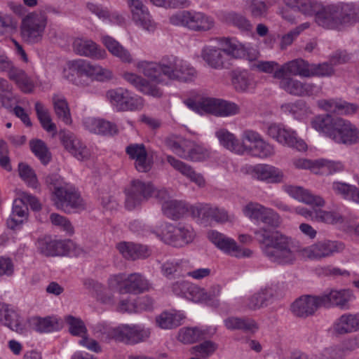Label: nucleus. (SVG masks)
<instances>
[{
    "label": "nucleus",
    "instance_id": "nucleus-1",
    "mask_svg": "<svg viewBox=\"0 0 359 359\" xmlns=\"http://www.w3.org/2000/svg\"><path fill=\"white\" fill-rule=\"evenodd\" d=\"M268 259L279 264H292L296 256L290 249V238L278 231L261 229L255 232Z\"/></svg>",
    "mask_w": 359,
    "mask_h": 359
},
{
    "label": "nucleus",
    "instance_id": "nucleus-2",
    "mask_svg": "<svg viewBox=\"0 0 359 359\" xmlns=\"http://www.w3.org/2000/svg\"><path fill=\"white\" fill-rule=\"evenodd\" d=\"M62 77L72 83L83 85L81 77L86 76L91 80L105 82L113 78L111 70L100 65H94L83 59L67 61L62 69Z\"/></svg>",
    "mask_w": 359,
    "mask_h": 359
},
{
    "label": "nucleus",
    "instance_id": "nucleus-3",
    "mask_svg": "<svg viewBox=\"0 0 359 359\" xmlns=\"http://www.w3.org/2000/svg\"><path fill=\"white\" fill-rule=\"evenodd\" d=\"M126 207L132 210L151 197L165 199L168 191L164 188L157 189L149 182L134 180L126 189Z\"/></svg>",
    "mask_w": 359,
    "mask_h": 359
},
{
    "label": "nucleus",
    "instance_id": "nucleus-4",
    "mask_svg": "<svg viewBox=\"0 0 359 359\" xmlns=\"http://www.w3.org/2000/svg\"><path fill=\"white\" fill-rule=\"evenodd\" d=\"M154 233L163 243L177 248L184 247L194 242L196 233L193 226L188 224L179 223L174 225L161 224Z\"/></svg>",
    "mask_w": 359,
    "mask_h": 359
},
{
    "label": "nucleus",
    "instance_id": "nucleus-5",
    "mask_svg": "<svg viewBox=\"0 0 359 359\" xmlns=\"http://www.w3.org/2000/svg\"><path fill=\"white\" fill-rule=\"evenodd\" d=\"M53 186L52 200L57 209L71 212L84 208L83 199L72 184L57 179Z\"/></svg>",
    "mask_w": 359,
    "mask_h": 359
},
{
    "label": "nucleus",
    "instance_id": "nucleus-6",
    "mask_svg": "<svg viewBox=\"0 0 359 359\" xmlns=\"http://www.w3.org/2000/svg\"><path fill=\"white\" fill-rule=\"evenodd\" d=\"M48 22V17L43 11H34L22 20L20 33L22 39L29 43L40 42Z\"/></svg>",
    "mask_w": 359,
    "mask_h": 359
},
{
    "label": "nucleus",
    "instance_id": "nucleus-7",
    "mask_svg": "<svg viewBox=\"0 0 359 359\" xmlns=\"http://www.w3.org/2000/svg\"><path fill=\"white\" fill-rule=\"evenodd\" d=\"M190 212L197 222L205 226L217 224L233 223L235 217L224 209L209 203H200L190 207Z\"/></svg>",
    "mask_w": 359,
    "mask_h": 359
},
{
    "label": "nucleus",
    "instance_id": "nucleus-8",
    "mask_svg": "<svg viewBox=\"0 0 359 359\" xmlns=\"http://www.w3.org/2000/svg\"><path fill=\"white\" fill-rule=\"evenodd\" d=\"M111 106L118 111H140L144 106V100L128 89L118 88L107 93Z\"/></svg>",
    "mask_w": 359,
    "mask_h": 359
},
{
    "label": "nucleus",
    "instance_id": "nucleus-9",
    "mask_svg": "<svg viewBox=\"0 0 359 359\" xmlns=\"http://www.w3.org/2000/svg\"><path fill=\"white\" fill-rule=\"evenodd\" d=\"M165 76L170 81L191 83L197 77V71L189 62L177 57H168Z\"/></svg>",
    "mask_w": 359,
    "mask_h": 359
},
{
    "label": "nucleus",
    "instance_id": "nucleus-10",
    "mask_svg": "<svg viewBox=\"0 0 359 359\" xmlns=\"http://www.w3.org/2000/svg\"><path fill=\"white\" fill-rule=\"evenodd\" d=\"M344 248L345 245L341 241L324 240L299 249L298 253L304 258L320 260L340 253Z\"/></svg>",
    "mask_w": 359,
    "mask_h": 359
},
{
    "label": "nucleus",
    "instance_id": "nucleus-11",
    "mask_svg": "<svg viewBox=\"0 0 359 359\" xmlns=\"http://www.w3.org/2000/svg\"><path fill=\"white\" fill-rule=\"evenodd\" d=\"M267 134L282 145L295 148L299 151H305L307 149L306 142L298 137L296 131L282 124H271L268 127Z\"/></svg>",
    "mask_w": 359,
    "mask_h": 359
},
{
    "label": "nucleus",
    "instance_id": "nucleus-12",
    "mask_svg": "<svg viewBox=\"0 0 359 359\" xmlns=\"http://www.w3.org/2000/svg\"><path fill=\"white\" fill-rule=\"evenodd\" d=\"M207 236L211 243L225 254L238 258L249 257L252 255L251 250L241 248L238 245L234 239L216 230L209 231L207 233Z\"/></svg>",
    "mask_w": 359,
    "mask_h": 359
},
{
    "label": "nucleus",
    "instance_id": "nucleus-13",
    "mask_svg": "<svg viewBox=\"0 0 359 359\" xmlns=\"http://www.w3.org/2000/svg\"><path fill=\"white\" fill-rule=\"evenodd\" d=\"M330 138L339 144H353L359 142V130L350 121L335 118Z\"/></svg>",
    "mask_w": 359,
    "mask_h": 359
},
{
    "label": "nucleus",
    "instance_id": "nucleus-14",
    "mask_svg": "<svg viewBox=\"0 0 359 359\" xmlns=\"http://www.w3.org/2000/svg\"><path fill=\"white\" fill-rule=\"evenodd\" d=\"M150 330L140 324L121 325L113 330V337L127 344H136L149 337Z\"/></svg>",
    "mask_w": 359,
    "mask_h": 359
},
{
    "label": "nucleus",
    "instance_id": "nucleus-15",
    "mask_svg": "<svg viewBox=\"0 0 359 359\" xmlns=\"http://www.w3.org/2000/svg\"><path fill=\"white\" fill-rule=\"evenodd\" d=\"M0 324L19 334L27 331L26 322L20 312L15 306L2 302L0 303Z\"/></svg>",
    "mask_w": 359,
    "mask_h": 359
},
{
    "label": "nucleus",
    "instance_id": "nucleus-16",
    "mask_svg": "<svg viewBox=\"0 0 359 359\" xmlns=\"http://www.w3.org/2000/svg\"><path fill=\"white\" fill-rule=\"evenodd\" d=\"M128 4L132 20L137 27L147 32L155 30L156 25L148 8L140 0H128Z\"/></svg>",
    "mask_w": 359,
    "mask_h": 359
},
{
    "label": "nucleus",
    "instance_id": "nucleus-17",
    "mask_svg": "<svg viewBox=\"0 0 359 359\" xmlns=\"http://www.w3.org/2000/svg\"><path fill=\"white\" fill-rule=\"evenodd\" d=\"M322 305L327 307L349 309V303L355 299L353 292L350 289H331L321 296Z\"/></svg>",
    "mask_w": 359,
    "mask_h": 359
},
{
    "label": "nucleus",
    "instance_id": "nucleus-18",
    "mask_svg": "<svg viewBox=\"0 0 359 359\" xmlns=\"http://www.w3.org/2000/svg\"><path fill=\"white\" fill-rule=\"evenodd\" d=\"M313 15L318 25L328 29H341L337 4L324 6L320 2V7Z\"/></svg>",
    "mask_w": 359,
    "mask_h": 359
},
{
    "label": "nucleus",
    "instance_id": "nucleus-19",
    "mask_svg": "<svg viewBox=\"0 0 359 359\" xmlns=\"http://www.w3.org/2000/svg\"><path fill=\"white\" fill-rule=\"evenodd\" d=\"M121 76L126 82L144 95L156 98L161 97L163 95V90L159 86L151 83L141 75L126 71L122 73Z\"/></svg>",
    "mask_w": 359,
    "mask_h": 359
},
{
    "label": "nucleus",
    "instance_id": "nucleus-20",
    "mask_svg": "<svg viewBox=\"0 0 359 359\" xmlns=\"http://www.w3.org/2000/svg\"><path fill=\"white\" fill-rule=\"evenodd\" d=\"M39 251L46 256H71L74 253V243L70 240L57 241L41 239L37 242Z\"/></svg>",
    "mask_w": 359,
    "mask_h": 359
},
{
    "label": "nucleus",
    "instance_id": "nucleus-21",
    "mask_svg": "<svg viewBox=\"0 0 359 359\" xmlns=\"http://www.w3.org/2000/svg\"><path fill=\"white\" fill-rule=\"evenodd\" d=\"M279 86L287 93L296 96L317 95L320 88L310 83H302L290 76H283L279 79Z\"/></svg>",
    "mask_w": 359,
    "mask_h": 359
},
{
    "label": "nucleus",
    "instance_id": "nucleus-22",
    "mask_svg": "<svg viewBox=\"0 0 359 359\" xmlns=\"http://www.w3.org/2000/svg\"><path fill=\"white\" fill-rule=\"evenodd\" d=\"M74 51L79 55L94 60H104L107 57L106 50L91 39L76 38L72 44Z\"/></svg>",
    "mask_w": 359,
    "mask_h": 359
},
{
    "label": "nucleus",
    "instance_id": "nucleus-23",
    "mask_svg": "<svg viewBox=\"0 0 359 359\" xmlns=\"http://www.w3.org/2000/svg\"><path fill=\"white\" fill-rule=\"evenodd\" d=\"M167 57H163L159 62L140 60L135 64L136 68L147 78L149 81L158 86L163 82L162 76H165L166 69L164 65H167Z\"/></svg>",
    "mask_w": 359,
    "mask_h": 359
},
{
    "label": "nucleus",
    "instance_id": "nucleus-24",
    "mask_svg": "<svg viewBox=\"0 0 359 359\" xmlns=\"http://www.w3.org/2000/svg\"><path fill=\"white\" fill-rule=\"evenodd\" d=\"M126 152L134 161L135 167L139 172H146L151 169L152 161L143 144H130L126 147Z\"/></svg>",
    "mask_w": 359,
    "mask_h": 359
},
{
    "label": "nucleus",
    "instance_id": "nucleus-25",
    "mask_svg": "<svg viewBox=\"0 0 359 359\" xmlns=\"http://www.w3.org/2000/svg\"><path fill=\"white\" fill-rule=\"evenodd\" d=\"M60 140L65 148L78 160L83 161L90 156L86 147L71 132L61 131Z\"/></svg>",
    "mask_w": 359,
    "mask_h": 359
},
{
    "label": "nucleus",
    "instance_id": "nucleus-26",
    "mask_svg": "<svg viewBox=\"0 0 359 359\" xmlns=\"http://www.w3.org/2000/svg\"><path fill=\"white\" fill-rule=\"evenodd\" d=\"M252 177L262 182L276 184L283 182L284 174L277 167L266 163L257 164L252 170Z\"/></svg>",
    "mask_w": 359,
    "mask_h": 359
},
{
    "label": "nucleus",
    "instance_id": "nucleus-27",
    "mask_svg": "<svg viewBox=\"0 0 359 359\" xmlns=\"http://www.w3.org/2000/svg\"><path fill=\"white\" fill-rule=\"evenodd\" d=\"M321 304V297L311 295L302 296L291 305L292 313L299 317L312 315Z\"/></svg>",
    "mask_w": 359,
    "mask_h": 359
},
{
    "label": "nucleus",
    "instance_id": "nucleus-28",
    "mask_svg": "<svg viewBox=\"0 0 359 359\" xmlns=\"http://www.w3.org/2000/svg\"><path fill=\"white\" fill-rule=\"evenodd\" d=\"M165 158L167 162L176 171L179 172L183 176L186 177L191 182L195 183L198 187H205V178L201 173L196 172L191 165L175 158L171 155H167Z\"/></svg>",
    "mask_w": 359,
    "mask_h": 359
},
{
    "label": "nucleus",
    "instance_id": "nucleus-29",
    "mask_svg": "<svg viewBox=\"0 0 359 359\" xmlns=\"http://www.w3.org/2000/svg\"><path fill=\"white\" fill-rule=\"evenodd\" d=\"M311 66L302 59H296L285 63L275 74V79H280L287 74L302 77L311 76Z\"/></svg>",
    "mask_w": 359,
    "mask_h": 359
},
{
    "label": "nucleus",
    "instance_id": "nucleus-30",
    "mask_svg": "<svg viewBox=\"0 0 359 359\" xmlns=\"http://www.w3.org/2000/svg\"><path fill=\"white\" fill-rule=\"evenodd\" d=\"M193 268L190 261L187 259H172L165 262L161 266L162 274L170 278L173 276L184 277L188 270Z\"/></svg>",
    "mask_w": 359,
    "mask_h": 359
},
{
    "label": "nucleus",
    "instance_id": "nucleus-31",
    "mask_svg": "<svg viewBox=\"0 0 359 359\" xmlns=\"http://www.w3.org/2000/svg\"><path fill=\"white\" fill-rule=\"evenodd\" d=\"M218 102L219 99L204 96L184 101L189 109L199 114H212L215 116H217Z\"/></svg>",
    "mask_w": 359,
    "mask_h": 359
},
{
    "label": "nucleus",
    "instance_id": "nucleus-32",
    "mask_svg": "<svg viewBox=\"0 0 359 359\" xmlns=\"http://www.w3.org/2000/svg\"><path fill=\"white\" fill-rule=\"evenodd\" d=\"M285 191L291 197L311 205L313 208H322L325 205V202L321 196L314 195L301 187L287 186Z\"/></svg>",
    "mask_w": 359,
    "mask_h": 359
},
{
    "label": "nucleus",
    "instance_id": "nucleus-33",
    "mask_svg": "<svg viewBox=\"0 0 359 359\" xmlns=\"http://www.w3.org/2000/svg\"><path fill=\"white\" fill-rule=\"evenodd\" d=\"M100 41L111 55L118 58L121 62H133V57L129 50L114 37L108 34H101Z\"/></svg>",
    "mask_w": 359,
    "mask_h": 359
},
{
    "label": "nucleus",
    "instance_id": "nucleus-34",
    "mask_svg": "<svg viewBox=\"0 0 359 359\" xmlns=\"http://www.w3.org/2000/svg\"><path fill=\"white\" fill-rule=\"evenodd\" d=\"M332 330L336 334H345L359 330V313H344L333 324Z\"/></svg>",
    "mask_w": 359,
    "mask_h": 359
},
{
    "label": "nucleus",
    "instance_id": "nucleus-35",
    "mask_svg": "<svg viewBox=\"0 0 359 359\" xmlns=\"http://www.w3.org/2000/svg\"><path fill=\"white\" fill-rule=\"evenodd\" d=\"M201 57L208 67L215 69H222L226 61V57L220 46H205L201 50Z\"/></svg>",
    "mask_w": 359,
    "mask_h": 359
},
{
    "label": "nucleus",
    "instance_id": "nucleus-36",
    "mask_svg": "<svg viewBox=\"0 0 359 359\" xmlns=\"http://www.w3.org/2000/svg\"><path fill=\"white\" fill-rule=\"evenodd\" d=\"M213 334L204 327H184L178 331L177 339L184 344H191Z\"/></svg>",
    "mask_w": 359,
    "mask_h": 359
},
{
    "label": "nucleus",
    "instance_id": "nucleus-37",
    "mask_svg": "<svg viewBox=\"0 0 359 359\" xmlns=\"http://www.w3.org/2000/svg\"><path fill=\"white\" fill-rule=\"evenodd\" d=\"M185 318L181 311H163L156 317V324L161 329L171 330L181 325Z\"/></svg>",
    "mask_w": 359,
    "mask_h": 359
},
{
    "label": "nucleus",
    "instance_id": "nucleus-38",
    "mask_svg": "<svg viewBox=\"0 0 359 359\" xmlns=\"http://www.w3.org/2000/svg\"><path fill=\"white\" fill-rule=\"evenodd\" d=\"M159 200L162 201L163 214L172 219H178L182 217L188 211H190V208L189 209L184 201L170 199L168 194L167 198Z\"/></svg>",
    "mask_w": 359,
    "mask_h": 359
},
{
    "label": "nucleus",
    "instance_id": "nucleus-39",
    "mask_svg": "<svg viewBox=\"0 0 359 359\" xmlns=\"http://www.w3.org/2000/svg\"><path fill=\"white\" fill-rule=\"evenodd\" d=\"M28 322L33 330L40 333L52 332L61 328V324L56 316H33Z\"/></svg>",
    "mask_w": 359,
    "mask_h": 359
},
{
    "label": "nucleus",
    "instance_id": "nucleus-40",
    "mask_svg": "<svg viewBox=\"0 0 359 359\" xmlns=\"http://www.w3.org/2000/svg\"><path fill=\"white\" fill-rule=\"evenodd\" d=\"M219 46L226 57L239 58L244 57L248 48L235 38L222 37L217 39Z\"/></svg>",
    "mask_w": 359,
    "mask_h": 359
},
{
    "label": "nucleus",
    "instance_id": "nucleus-41",
    "mask_svg": "<svg viewBox=\"0 0 359 359\" xmlns=\"http://www.w3.org/2000/svg\"><path fill=\"white\" fill-rule=\"evenodd\" d=\"M27 216L28 208L22 202L20 197L18 196L13 201L12 212L6 221L7 226L11 229H18L27 220Z\"/></svg>",
    "mask_w": 359,
    "mask_h": 359
},
{
    "label": "nucleus",
    "instance_id": "nucleus-42",
    "mask_svg": "<svg viewBox=\"0 0 359 359\" xmlns=\"http://www.w3.org/2000/svg\"><path fill=\"white\" fill-rule=\"evenodd\" d=\"M84 128L90 133L111 135L116 133V126L109 121L94 117H86L83 120Z\"/></svg>",
    "mask_w": 359,
    "mask_h": 359
},
{
    "label": "nucleus",
    "instance_id": "nucleus-43",
    "mask_svg": "<svg viewBox=\"0 0 359 359\" xmlns=\"http://www.w3.org/2000/svg\"><path fill=\"white\" fill-rule=\"evenodd\" d=\"M127 294H139L148 292L151 288L149 280L140 273L127 274Z\"/></svg>",
    "mask_w": 359,
    "mask_h": 359
},
{
    "label": "nucleus",
    "instance_id": "nucleus-44",
    "mask_svg": "<svg viewBox=\"0 0 359 359\" xmlns=\"http://www.w3.org/2000/svg\"><path fill=\"white\" fill-rule=\"evenodd\" d=\"M116 248L125 258L128 259L145 258L149 255L147 246L130 242H121L116 245Z\"/></svg>",
    "mask_w": 359,
    "mask_h": 359
},
{
    "label": "nucleus",
    "instance_id": "nucleus-45",
    "mask_svg": "<svg viewBox=\"0 0 359 359\" xmlns=\"http://www.w3.org/2000/svg\"><path fill=\"white\" fill-rule=\"evenodd\" d=\"M215 26L214 20L202 12L190 11L188 29L195 32H207Z\"/></svg>",
    "mask_w": 359,
    "mask_h": 359
},
{
    "label": "nucleus",
    "instance_id": "nucleus-46",
    "mask_svg": "<svg viewBox=\"0 0 359 359\" xmlns=\"http://www.w3.org/2000/svg\"><path fill=\"white\" fill-rule=\"evenodd\" d=\"M341 27L359 21V5L355 3H338Z\"/></svg>",
    "mask_w": 359,
    "mask_h": 359
},
{
    "label": "nucleus",
    "instance_id": "nucleus-47",
    "mask_svg": "<svg viewBox=\"0 0 359 359\" xmlns=\"http://www.w3.org/2000/svg\"><path fill=\"white\" fill-rule=\"evenodd\" d=\"M8 77L24 93H31L35 86L34 80L24 70L13 67L8 72Z\"/></svg>",
    "mask_w": 359,
    "mask_h": 359
},
{
    "label": "nucleus",
    "instance_id": "nucleus-48",
    "mask_svg": "<svg viewBox=\"0 0 359 359\" xmlns=\"http://www.w3.org/2000/svg\"><path fill=\"white\" fill-rule=\"evenodd\" d=\"M262 137V136L257 131L249 129L244 130L239 140L238 154L249 155L250 149H252Z\"/></svg>",
    "mask_w": 359,
    "mask_h": 359
},
{
    "label": "nucleus",
    "instance_id": "nucleus-49",
    "mask_svg": "<svg viewBox=\"0 0 359 359\" xmlns=\"http://www.w3.org/2000/svg\"><path fill=\"white\" fill-rule=\"evenodd\" d=\"M274 295L273 287L261 288L259 292L255 293L249 299L248 306L252 310H257L266 306Z\"/></svg>",
    "mask_w": 359,
    "mask_h": 359
},
{
    "label": "nucleus",
    "instance_id": "nucleus-50",
    "mask_svg": "<svg viewBox=\"0 0 359 359\" xmlns=\"http://www.w3.org/2000/svg\"><path fill=\"white\" fill-rule=\"evenodd\" d=\"M234 88L239 92H249L255 89L256 83L247 71L236 72L232 78Z\"/></svg>",
    "mask_w": 359,
    "mask_h": 359
},
{
    "label": "nucleus",
    "instance_id": "nucleus-51",
    "mask_svg": "<svg viewBox=\"0 0 359 359\" xmlns=\"http://www.w3.org/2000/svg\"><path fill=\"white\" fill-rule=\"evenodd\" d=\"M332 189L335 194L344 199L359 203V189L356 187L345 182H334Z\"/></svg>",
    "mask_w": 359,
    "mask_h": 359
},
{
    "label": "nucleus",
    "instance_id": "nucleus-52",
    "mask_svg": "<svg viewBox=\"0 0 359 359\" xmlns=\"http://www.w3.org/2000/svg\"><path fill=\"white\" fill-rule=\"evenodd\" d=\"M114 290L106 289L104 285L97 282H94L92 285V294L96 300L102 304L114 307L116 305Z\"/></svg>",
    "mask_w": 359,
    "mask_h": 359
},
{
    "label": "nucleus",
    "instance_id": "nucleus-53",
    "mask_svg": "<svg viewBox=\"0 0 359 359\" xmlns=\"http://www.w3.org/2000/svg\"><path fill=\"white\" fill-rule=\"evenodd\" d=\"M226 329L229 330H241L245 332H255L258 330L256 322L252 319L238 317H229L224 320Z\"/></svg>",
    "mask_w": 359,
    "mask_h": 359
},
{
    "label": "nucleus",
    "instance_id": "nucleus-54",
    "mask_svg": "<svg viewBox=\"0 0 359 359\" xmlns=\"http://www.w3.org/2000/svg\"><path fill=\"white\" fill-rule=\"evenodd\" d=\"M288 8L297 10L305 15H313L320 7L318 0H284Z\"/></svg>",
    "mask_w": 359,
    "mask_h": 359
},
{
    "label": "nucleus",
    "instance_id": "nucleus-55",
    "mask_svg": "<svg viewBox=\"0 0 359 359\" xmlns=\"http://www.w3.org/2000/svg\"><path fill=\"white\" fill-rule=\"evenodd\" d=\"M52 100L54 111L57 116L65 124H71L70 109L65 97L61 95H54Z\"/></svg>",
    "mask_w": 359,
    "mask_h": 359
},
{
    "label": "nucleus",
    "instance_id": "nucleus-56",
    "mask_svg": "<svg viewBox=\"0 0 359 359\" xmlns=\"http://www.w3.org/2000/svg\"><path fill=\"white\" fill-rule=\"evenodd\" d=\"M334 121L335 118L330 115H319L311 120V125L316 131L330 138V133L332 132Z\"/></svg>",
    "mask_w": 359,
    "mask_h": 359
},
{
    "label": "nucleus",
    "instance_id": "nucleus-57",
    "mask_svg": "<svg viewBox=\"0 0 359 359\" xmlns=\"http://www.w3.org/2000/svg\"><path fill=\"white\" fill-rule=\"evenodd\" d=\"M210 157V151L202 145L196 144L191 141V145L187 148L182 158L194 161H205Z\"/></svg>",
    "mask_w": 359,
    "mask_h": 359
},
{
    "label": "nucleus",
    "instance_id": "nucleus-58",
    "mask_svg": "<svg viewBox=\"0 0 359 359\" xmlns=\"http://www.w3.org/2000/svg\"><path fill=\"white\" fill-rule=\"evenodd\" d=\"M219 143L228 150L238 154L239 140L226 129H219L215 133Z\"/></svg>",
    "mask_w": 359,
    "mask_h": 359
},
{
    "label": "nucleus",
    "instance_id": "nucleus-59",
    "mask_svg": "<svg viewBox=\"0 0 359 359\" xmlns=\"http://www.w3.org/2000/svg\"><path fill=\"white\" fill-rule=\"evenodd\" d=\"M275 153L273 145L267 142L262 137L257 144L252 149H250L249 155L260 159H267L273 156Z\"/></svg>",
    "mask_w": 359,
    "mask_h": 359
},
{
    "label": "nucleus",
    "instance_id": "nucleus-60",
    "mask_svg": "<svg viewBox=\"0 0 359 359\" xmlns=\"http://www.w3.org/2000/svg\"><path fill=\"white\" fill-rule=\"evenodd\" d=\"M29 147L32 153L42 163L47 164L50 161L51 154L43 141L39 139L32 140L29 142Z\"/></svg>",
    "mask_w": 359,
    "mask_h": 359
},
{
    "label": "nucleus",
    "instance_id": "nucleus-61",
    "mask_svg": "<svg viewBox=\"0 0 359 359\" xmlns=\"http://www.w3.org/2000/svg\"><path fill=\"white\" fill-rule=\"evenodd\" d=\"M127 274L126 273L111 274L107 281L108 288L120 294H127V288H126L127 286Z\"/></svg>",
    "mask_w": 359,
    "mask_h": 359
},
{
    "label": "nucleus",
    "instance_id": "nucleus-62",
    "mask_svg": "<svg viewBox=\"0 0 359 359\" xmlns=\"http://www.w3.org/2000/svg\"><path fill=\"white\" fill-rule=\"evenodd\" d=\"M316 174L319 175H332L333 173L343 170L344 165L341 162L332 161L326 159L316 160Z\"/></svg>",
    "mask_w": 359,
    "mask_h": 359
},
{
    "label": "nucleus",
    "instance_id": "nucleus-63",
    "mask_svg": "<svg viewBox=\"0 0 359 359\" xmlns=\"http://www.w3.org/2000/svg\"><path fill=\"white\" fill-rule=\"evenodd\" d=\"M273 3L272 0H269L266 2L261 0H248V10L254 18L265 17L269 8L272 6Z\"/></svg>",
    "mask_w": 359,
    "mask_h": 359
},
{
    "label": "nucleus",
    "instance_id": "nucleus-64",
    "mask_svg": "<svg viewBox=\"0 0 359 359\" xmlns=\"http://www.w3.org/2000/svg\"><path fill=\"white\" fill-rule=\"evenodd\" d=\"M218 348V344L212 341L206 340L193 346L191 348L192 354L198 355L201 358L206 359L212 355Z\"/></svg>",
    "mask_w": 359,
    "mask_h": 359
}]
</instances>
